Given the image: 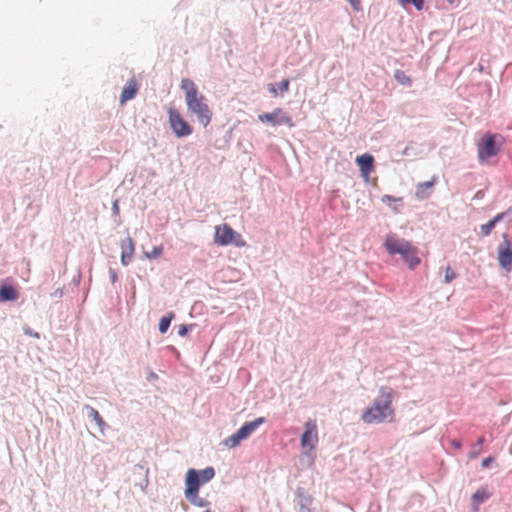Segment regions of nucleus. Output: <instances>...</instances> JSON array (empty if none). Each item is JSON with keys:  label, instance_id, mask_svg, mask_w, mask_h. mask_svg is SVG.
Masks as SVG:
<instances>
[{"label": "nucleus", "instance_id": "1", "mask_svg": "<svg viewBox=\"0 0 512 512\" xmlns=\"http://www.w3.org/2000/svg\"><path fill=\"white\" fill-rule=\"evenodd\" d=\"M394 391L389 386H381L372 404L364 409L361 420L366 424L392 423L395 421L393 407Z\"/></svg>", "mask_w": 512, "mask_h": 512}, {"label": "nucleus", "instance_id": "2", "mask_svg": "<svg viewBox=\"0 0 512 512\" xmlns=\"http://www.w3.org/2000/svg\"><path fill=\"white\" fill-rule=\"evenodd\" d=\"M180 87L184 92L187 111L195 116L203 127H207L213 117L208 99L198 90L195 82L189 78H183Z\"/></svg>", "mask_w": 512, "mask_h": 512}, {"label": "nucleus", "instance_id": "3", "mask_svg": "<svg viewBox=\"0 0 512 512\" xmlns=\"http://www.w3.org/2000/svg\"><path fill=\"white\" fill-rule=\"evenodd\" d=\"M384 247L390 255H400L410 270H414L421 263L418 248L412 242L396 234L390 233L386 235Z\"/></svg>", "mask_w": 512, "mask_h": 512}, {"label": "nucleus", "instance_id": "4", "mask_svg": "<svg viewBox=\"0 0 512 512\" xmlns=\"http://www.w3.org/2000/svg\"><path fill=\"white\" fill-rule=\"evenodd\" d=\"M319 442L317 422L315 419H309L304 423V432L301 436V447L303 455L301 461L305 460L307 467H311L315 461L314 450Z\"/></svg>", "mask_w": 512, "mask_h": 512}, {"label": "nucleus", "instance_id": "5", "mask_svg": "<svg viewBox=\"0 0 512 512\" xmlns=\"http://www.w3.org/2000/svg\"><path fill=\"white\" fill-rule=\"evenodd\" d=\"M214 242L220 246H246V242L241 234L233 230L228 224L218 225L215 227Z\"/></svg>", "mask_w": 512, "mask_h": 512}, {"label": "nucleus", "instance_id": "6", "mask_svg": "<svg viewBox=\"0 0 512 512\" xmlns=\"http://www.w3.org/2000/svg\"><path fill=\"white\" fill-rule=\"evenodd\" d=\"M168 122L176 137L182 138L192 134L191 125L183 118L181 113L173 106L168 107Z\"/></svg>", "mask_w": 512, "mask_h": 512}, {"label": "nucleus", "instance_id": "7", "mask_svg": "<svg viewBox=\"0 0 512 512\" xmlns=\"http://www.w3.org/2000/svg\"><path fill=\"white\" fill-rule=\"evenodd\" d=\"M496 135L486 134L477 144V154L480 162L496 156L500 148L496 144Z\"/></svg>", "mask_w": 512, "mask_h": 512}, {"label": "nucleus", "instance_id": "8", "mask_svg": "<svg viewBox=\"0 0 512 512\" xmlns=\"http://www.w3.org/2000/svg\"><path fill=\"white\" fill-rule=\"evenodd\" d=\"M258 119L262 123H270L273 126L286 124L287 126L292 127L294 125L291 117L288 116L281 108H275L270 113L260 114Z\"/></svg>", "mask_w": 512, "mask_h": 512}, {"label": "nucleus", "instance_id": "9", "mask_svg": "<svg viewBox=\"0 0 512 512\" xmlns=\"http://www.w3.org/2000/svg\"><path fill=\"white\" fill-rule=\"evenodd\" d=\"M502 237L503 245L498 248V262L504 270L510 272L512 269V243L506 233Z\"/></svg>", "mask_w": 512, "mask_h": 512}, {"label": "nucleus", "instance_id": "10", "mask_svg": "<svg viewBox=\"0 0 512 512\" xmlns=\"http://www.w3.org/2000/svg\"><path fill=\"white\" fill-rule=\"evenodd\" d=\"M186 489H185V496H195V494H198L199 488L202 485L199 473L195 469H189L186 474Z\"/></svg>", "mask_w": 512, "mask_h": 512}, {"label": "nucleus", "instance_id": "11", "mask_svg": "<svg viewBox=\"0 0 512 512\" xmlns=\"http://www.w3.org/2000/svg\"><path fill=\"white\" fill-rule=\"evenodd\" d=\"M356 164L359 167L361 176L365 179H367L370 175V173L374 169V158L372 155L365 153L362 155H359L355 159Z\"/></svg>", "mask_w": 512, "mask_h": 512}, {"label": "nucleus", "instance_id": "12", "mask_svg": "<svg viewBox=\"0 0 512 512\" xmlns=\"http://www.w3.org/2000/svg\"><path fill=\"white\" fill-rule=\"evenodd\" d=\"M120 248H121V263H122V265L126 266L132 260V257L135 252V244H134L133 239L130 236H128L125 239L121 240Z\"/></svg>", "mask_w": 512, "mask_h": 512}, {"label": "nucleus", "instance_id": "13", "mask_svg": "<svg viewBox=\"0 0 512 512\" xmlns=\"http://www.w3.org/2000/svg\"><path fill=\"white\" fill-rule=\"evenodd\" d=\"M138 92V83L135 78H131L126 86L123 88V91L120 96L121 104L133 99Z\"/></svg>", "mask_w": 512, "mask_h": 512}, {"label": "nucleus", "instance_id": "14", "mask_svg": "<svg viewBox=\"0 0 512 512\" xmlns=\"http://www.w3.org/2000/svg\"><path fill=\"white\" fill-rule=\"evenodd\" d=\"M437 176H433L431 180L418 183L416 186L415 196L418 199H425L430 196L429 189H432L434 185L437 183Z\"/></svg>", "mask_w": 512, "mask_h": 512}, {"label": "nucleus", "instance_id": "15", "mask_svg": "<svg viewBox=\"0 0 512 512\" xmlns=\"http://www.w3.org/2000/svg\"><path fill=\"white\" fill-rule=\"evenodd\" d=\"M512 212V207H510L506 212L498 213L493 219H491L488 223L481 225L480 230L482 236H488L495 228L496 224L504 219V217Z\"/></svg>", "mask_w": 512, "mask_h": 512}, {"label": "nucleus", "instance_id": "16", "mask_svg": "<svg viewBox=\"0 0 512 512\" xmlns=\"http://www.w3.org/2000/svg\"><path fill=\"white\" fill-rule=\"evenodd\" d=\"M491 496V492L489 491L487 486H482L472 495V503L474 505L475 511H478V507L481 503L488 500Z\"/></svg>", "mask_w": 512, "mask_h": 512}, {"label": "nucleus", "instance_id": "17", "mask_svg": "<svg viewBox=\"0 0 512 512\" xmlns=\"http://www.w3.org/2000/svg\"><path fill=\"white\" fill-rule=\"evenodd\" d=\"M18 296V291L12 285H1L0 302L17 300Z\"/></svg>", "mask_w": 512, "mask_h": 512}, {"label": "nucleus", "instance_id": "18", "mask_svg": "<svg viewBox=\"0 0 512 512\" xmlns=\"http://www.w3.org/2000/svg\"><path fill=\"white\" fill-rule=\"evenodd\" d=\"M265 422L264 417H259L251 422H246L238 431L246 438H248L257 427Z\"/></svg>", "mask_w": 512, "mask_h": 512}, {"label": "nucleus", "instance_id": "19", "mask_svg": "<svg viewBox=\"0 0 512 512\" xmlns=\"http://www.w3.org/2000/svg\"><path fill=\"white\" fill-rule=\"evenodd\" d=\"M290 81L288 79H283L278 85L270 83L268 84V91L274 96L277 97L279 94H283L289 90Z\"/></svg>", "mask_w": 512, "mask_h": 512}, {"label": "nucleus", "instance_id": "20", "mask_svg": "<svg viewBox=\"0 0 512 512\" xmlns=\"http://www.w3.org/2000/svg\"><path fill=\"white\" fill-rule=\"evenodd\" d=\"M245 437L239 432L237 431L236 433L232 434L231 436H229L228 438H226L224 441H223V444L228 447V448H235L237 447L240 442L242 440H244Z\"/></svg>", "mask_w": 512, "mask_h": 512}, {"label": "nucleus", "instance_id": "21", "mask_svg": "<svg viewBox=\"0 0 512 512\" xmlns=\"http://www.w3.org/2000/svg\"><path fill=\"white\" fill-rule=\"evenodd\" d=\"M245 437L239 432L237 431L236 433L232 434L231 436H229L228 438H226L224 441H223V444L228 447V448H235L237 447L240 442L242 440H244Z\"/></svg>", "mask_w": 512, "mask_h": 512}, {"label": "nucleus", "instance_id": "22", "mask_svg": "<svg viewBox=\"0 0 512 512\" xmlns=\"http://www.w3.org/2000/svg\"><path fill=\"white\" fill-rule=\"evenodd\" d=\"M394 78L399 84L403 86L409 87L412 84V79L402 70H396L394 73Z\"/></svg>", "mask_w": 512, "mask_h": 512}, {"label": "nucleus", "instance_id": "23", "mask_svg": "<svg viewBox=\"0 0 512 512\" xmlns=\"http://www.w3.org/2000/svg\"><path fill=\"white\" fill-rule=\"evenodd\" d=\"M381 201H382V203L391 207L394 210V212H398L397 207L394 206V203H401L403 201V198L402 197H394L391 195H383L381 197Z\"/></svg>", "mask_w": 512, "mask_h": 512}, {"label": "nucleus", "instance_id": "24", "mask_svg": "<svg viewBox=\"0 0 512 512\" xmlns=\"http://www.w3.org/2000/svg\"><path fill=\"white\" fill-rule=\"evenodd\" d=\"M174 318V313L170 312L167 316H163L159 321V331L164 334L167 332L172 319Z\"/></svg>", "mask_w": 512, "mask_h": 512}, {"label": "nucleus", "instance_id": "25", "mask_svg": "<svg viewBox=\"0 0 512 512\" xmlns=\"http://www.w3.org/2000/svg\"><path fill=\"white\" fill-rule=\"evenodd\" d=\"M86 408L89 410V416L93 418V420L99 426L100 430L103 431L106 424L103 418L100 416L99 412L90 406H86Z\"/></svg>", "mask_w": 512, "mask_h": 512}, {"label": "nucleus", "instance_id": "26", "mask_svg": "<svg viewBox=\"0 0 512 512\" xmlns=\"http://www.w3.org/2000/svg\"><path fill=\"white\" fill-rule=\"evenodd\" d=\"M198 473L202 484L210 481L215 475V471L212 467H207L203 470L198 471Z\"/></svg>", "mask_w": 512, "mask_h": 512}, {"label": "nucleus", "instance_id": "27", "mask_svg": "<svg viewBox=\"0 0 512 512\" xmlns=\"http://www.w3.org/2000/svg\"><path fill=\"white\" fill-rule=\"evenodd\" d=\"M163 253V246H155L150 252H144V255L148 259H158Z\"/></svg>", "mask_w": 512, "mask_h": 512}, {"label": "nucleus", "instance_id": "28", "mask_svg": "<svg viewBox=\"0 0 512 512\" xmlns=\"http://www.w3.org/2000/svg\"><path fill=\"white\" fill-rule=\"evenodd\" d=\"M456 278V273L454 272V270L451 268V266H447L445 268V275H444V282L445 283H450L452 282L454 279Z\"/></svg>", "mask_w": 512, "mask_h": 512}, {"label": "nucleus", "instance_id": "29", "mask_svg": "<svg viewBox=\"0 0 512 512\" xmlns=\"http://www.w3.org/2000/svg\"><path fill=\"white\" fill-rule=\"evenodd\" d=\"M398 2L402 6H405L408 3H412L417 10H422L424 6V0H398Z\"/></svg>", "mask_w": 512, "mask_h": 512}, {"label": "nucleus", "instance_id": "30", "mask_svg": "<svg viewBox=\"0 0 512 512\" xmlns=\"http://www.w3.org/2000/svg\"><path fill=\"white\" fill-rule=\"evenodd\" d=\"M186 498L194 505H197V506H205L207 504V502L202 499V498H199L198 494H195V496H186Z\"/></svg>", "mask_w": 512, "mask_h": 512}, {"label": "nucleus", "instance_id": "31", "mask_svg": "<svg viewBox=\"0 0 512 512\" xmlns=\"http://www.w3.org/2000/svg\"><path fill=\"white\" fill-rule=\"evenodd\" d=\"M354 11H360L361 10V1L360 0H347Z\"/></svg>", "mask_w": 512, "mask_h": 512}, {"label": "nucleus", "instance_id": "32", "mask_svg": "<svg viewBox=\"0 0 512 512\" xmlns=\"http://www.w3.org/2000/svg\"><path fill=\"white\" fill-rule=\"evenodd\" d=\"M187 332H188V327L186 325H180L179 326L178 334L180 336H182V337L185 336L187 334Z\"/></svg>", "mask_w": 512, "mask_h": 512}, {"label": "nucleus", "instance_id": "33", "mask_svg": "<svg viewBox=\"0 0 512 512\" xmlns=\"http://www.w3.org/2000/svg\"><path fill=\"white\" fill-rule=\"evenodd\" d=\"M492 461H493V458H492V457H487V458H485V459L482 461L481 466H482L483 468H488V467L490 466V464L492 463Z\"/></svg>", "mask_w": 512, "mask_h": 512}, {"label": "nucleus", "instance_id": "34", "mask_svg": "<svg viewBox=\"0 0 512 512\" xmlns=\"http://www.w3.org/2000/svg\"><path fill=\"white\" fill-rule=\"evenodd\" d=\"M25 333L27 335H30V336L34 337V338H39L40 337L39 333L33 332L29 327L25 329Z\"/></svg>", "mask_w": 512, "mask_h": 512}, {"label": "nucleus", "instance_id": "35", "mask_svg": "<svg viewBox=\"0 0 512 512\" xmlns=\"http://www.w3.org/2000/svg\"><path fill=\"white\" fill-rule=\"evenodd\" d=\"M113 211H114V214L118 215L119 214V206H118V201H115L113 203Z\"/></svg>", "mask_w": 512, "mask_h": 512}, {"label": "nucleus", "instance_id": "36", "mask_svg": "<svg viewBox=\"0 0 512 512\" xmlns=\"http://www.w3.org/2000/svg\"><path fill=\"white\" fill-rule=\"evenodd\" d=\"M484 441H485V439H484V437L482 436V437H480V438L478 439L477 444H478V445H482V444L484 443Z\"/></svg>", "mask_w": 512, "mask_h": 512}, {"label": "nucleus", "instance_id": "37", "mask_svg": "<svg viewBox=\"0 0 512 512\" xmlns=\"http://www.w3.org/2000/svg\"><path fill=\"white\" fill-rule=\"evenodd\" d=\"M449 4H454L455 0H446Z\"/></svg>", "mask_w": 512, "mask_h": 512}, {"label": "nucleus", "instance_id": "38", "mask_svg": "<svg viewBox=\"0 0 512 512\" xmlns=\"http://www.w3.org/2000/svg\"><path fill=\"white\" fill-rule=\"evenodd\" d=\"M454 446L458 448V447H460V444L455 442Z\"/></svg>", "mask_w": 512, "mask_h": 512}, {"label": "nucleus", "instance_id": "39", "mask_svg": "<svg viewBox=\"0 0 512 512\" xmlns=\"http://www.w3.org/2000/svg\"><path fill=\"white\" fill-rule=\"evenodd\" d=\"M204 512H210V511H209V510H206V511H204Z\"/></svg>", "mask_w": 512, "mask_h": 512}]
</instances>
